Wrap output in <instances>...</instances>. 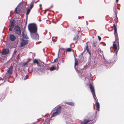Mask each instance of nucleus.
Returning a JSON list of instances; mask_svg holds the SVG:
<instances>
[{
	"instance_id": "obj_1",
	"label": "nucleus",
	"mask_w": 124,
	"mask_h": 124,
	"mask_svg": "<svg viewBox=\"0 0 124 124\" xmlns=\"http://www.w3.org/2000/svg\"><path fill=\"white\" fill-rule=\"evenodd\" d=\"M28 28L31 32H36L37 31V27L36 24L35 23H31L29 24Z\"/></svg>"
},
{
	"instance_id": "obj_9",
	"label": "nucleus",
	"mask_w": 124,
	"mask_h": 124,
	"mask_svg": "<svg viewBox=\"0 0 124 124\" xmlns=\"http://www.w3.org/2000/svg\"><path fill=\"white\" fill-rule=\"evenodd\" d=\"M9 52V50L8 49H6L3 50L2 54L6 55L8 54Z\"/></svg>"
},
{
	"instance_id": "obj_14",
	"label": "nucleus",
	"mask_w": 124,
	"mask_h": 124,
	"mask_svg": "<svg viewBox=\"0 0 124 124\" xmlns=\"http://www.w3.org/2000/svg\"><path fill=\"white\" fill-rule=\"evenodd\" d=\"M22 35L23 38L26 39H27L28 38L27 35L25 34L24 32H23L22 33Z\"/></svg>"
},
{
	"instance_id": "obj_37",
	"label": "nucleus",
	"mask_w": 124,
	"mask_h": 124,
	"mask_svg": "<svg viewBox=\"0 0 124 124\" xmlns=\"http://www.w3.org/2000/svg\"><path fill=\"white\" fill-rule=\"evenodd\" d=\"M15 53H16V52H15Z\"/></svg>"
},
{
	"instance_id": "obj_4",
	"label": "nucleus",
	"mask_w": 124,
	"mask_h": 124,
	"mask_svg": "<svg viewBox=\"0 0 124 124\" xmlns=\"http://www.w3.org/2000/svg\"><path fill=\"white\" fill-rule=\"evenodd\" d=\"M36 32H33L31 33V36L32 38L35 40H38L39 38V35Z\"/></svg>"
},
{
	"instance_id": "obj_17",
	"label": "nucleus",
	"mask_w": 124,
	"mask_h": 124,
	"mask_svg": "<svg viewBox=\"0 0 124 124\" xmlns=\"http://www.w3.org/2000/svg\"><path fill=\"white\" fill-rule=\"evenodd\" d=\"M31 9L30 8H29L27 9L26 13V15L27 16H27L29 13Z\"/></svg>"
},
{
	"instance_id": "obj_29",
	"label": "nucleus",
	"mask_w": 124,
	"mask_h": 124,
	"mask_svg": "<svg viewBox=\"0 0 124 124\" xmlns=\"http://www.w3.org/2000/svg\"><path fill=\"white\" fill-rule=\"evenodd\" d=\"M57 61V58H56V59H55V60H54V62H55L56 61Z\"/></svg>"
},
{
	"instance_id": "obj_24",
	"label": "nucleus",
	"mask_w": 124,
	"mask_h": 124,
	"mask_svg": "<svg viewBox=\"0 0 124 124\" xmlns=\"http://www.w3.org/2000/svg\"><path fill=\"white\" fill-rule=\"evenodd\" d=\"M34 62L35 63H37V64H38L39 63V62L37 60H35L34 61Z\"/></svg>"
},
{
	"instance_id": "obj_8",
	"label": "nucleus",
	"mask_w": 124,
	"mask_h": 124,
	"mask_svg": "<svg viewBox=\"0 0 124 124\" xmlns=\"http://www.w3.org/2000/svg\"><path fill=\"white\" fill-rule=\"evenodd\" d=\"M27 40H23L21 42V46L22 47L26 45L27 44Z\"/></svg>"
},
{
	"instance_id": "obj_22",
	"label": "nucleus",
	"mask_w": 124,
	"mask_h": 124,
	"mask_svg": "<svg viewBox=\"0 0 124 124\" xmlns=\"http://www.w3.org/2000/svg\"><path fill=\"white\" fill-rule=\"evenodd\" d=\"M17 7L15 9V11H14V12H15V13L16 14H17L18 13V12H17Z\"/></svg>"
},
{
	"instance_id": "obj_38",
	"label": "nucleus",
	"mask_w": 124,
	"mask_h": 124,
	"mask_svg": "<svg viewBox=\"0 0 124 124\" xmlns=\"http://www.w3.org/2000/svg\"><path fill=\"white\" fill-rule=\"evenodd\" d=\"M15 53H16V52H15Z\"/></svg>"
},
{
	"instance_id": "obj_32",
	"label": "nucleus",
	"mask_w": 124,
	"mask_h": 124,
	"mask_svg": "<svg viewBox=\"0 0 124 124\" xmlns=\"http://www.w3.org/2000/svg\"><path fill=\"white\" fill-rule=\"evenodd\" d=\"M41 4H40V5H39V6H40V8L41 6Z\"/></svg>"
},
{
	"instance_id": "obj_16",
	"label": "nucleus",
	"mask_w": 124,
	"mask_h": 124,
	"mask_svg": "<svg viewBox=\"0 0 124 124\" xmlns=\"http://www.w3.org/2000/svg\"><path fill=\"white\" fill-rule=\"evenodd\" d=\"M66 104H68L69 105H70L73 106L74 105V104L72 102H66L65 103Z\"/></svg>"
},
{
	"instance_id": "obj_25",
	"label": "nucleus",
	"mask_w": 124,
	"mask_h": 124,
	"mask_svg": "<svg viewBox=\"0 0 124 124\" xmlns=\"http://www.w3.org/2000/svg\"><path fill=\"white\" fill-rule=\"evenodd\" d=\"M67 51L69 52H70L71 51V49L70 48H68L67 49Z\"/></svg>"
},
{
	"instance_id": "obj_11",
	"label": "nucleus",
	"mask_w": 124,
	"mask_h": 124,
	"mask_svg": "<svg viewBox=\"0 0 124 124\" xmlns=\"http://www.w3.org/2000/svg\"><path fill=\"white\" fill-rule=\"evenodd\" d=\"M113 26L114 27V30L115 31L114 34H115V36L116 37L117 36L116 27V26L115 25V24H114Z\"/></svg>"
},
{
	"instance_id": "obj_34",
	"label": "nucleus",
	"mask_w": 124,
	"mask_h": 124,
	"mask_svg": "<svg viewBox=\"0 0 124 124\" xmlns=\"http://www.w3.org/2000/svg\"><path fill=\"white\" fill-rule=\"evenodd\" d=\"M59 52H58V55L59 54Z\"/></svg>"
},
{
	"instance_id": "obj_10",
	"label": "nucleus",
	"mask_w": 124,
	"mask_h": 124,
	"mask_svg": "<svg viewBox=\"0 0 124 124\" xmlns=\"http://www.w3.org/2000/svg\"><path fill=\"white\" fill-rule=\"evenodd\" d=\"M15 23V21L14 20H11L10 21V25L11 27L13 28L14 26Z\"/></svg>"
},
{
	"instance_id": "obj_3",
	"label": "nucleus",
	"mask_w": 124,
	"mask_h": 124,
	"mask_svg": "<svg viewBox=\"0 0 124 124\" xmlns=\"http://www.w3.org/2000/svg\"><path fill=\"white\" fill-rule=\"evenodd\" d=\"M89 86L93 98L95 99V100L96 101V99H97L95 93L94 88L92 85L91 84H89Z\"/></svg>"
},
{
	"instance_id": "obj_5",
	"label": "nucleus",
	"mask_w": 124,
	"mask_h": 124,
	"mask_svg": "<svg viewBox=\"0 0 124 124\" xmlns=\"http://www.w3.org/2000/svg\"><path fill=\"white\" fill-rule=\"evenodd\" d=\"M14 30L15 33L18 34H21L20 30L18 26H15Z\"/></svg>"
},
{
	"instance_id": "obj_18",
	"label": "nucleus",
	"mask_w": 124,
	"mask_h": 124,
	"mask_svg": "<svg viewBox=\"0 0 124 124\" xmlns=\"http://www.w3.org/2000/svg\"><path fill=\"white\" fill-rule=\"evenodd\" d=\"M97 41H93V46L94 47H95L96 46V44L97 43Z\"/></svg>"
},
{
	"instance_id": "obj_28",
	"label": "nucleus",
	"mask_w": 124,
	"mask_h": 124,
	"mask_svg": "<svg viewBox=\"0 0 124 124\" xmlns=\"http://www.w3.org/2000/svg\"><path fill=\"white\" fill-rule=\"evenodd\" d=\"M13 28H12V27H11L9 29V30L10 31H11L12 30V29Z\"/></svg>"
},
{
	"instance_id": "obj_15",
	"label": "nucleus",
	"mask_w": 124,
	"mask_h": 124,
	"mask_svg": "<svg viewBox=\"0 0 124 124\" xmlns=\"http://www.w3.org/2000/svg\"><path fill=\"white\" fill-rule=\"evenodd\" d=\"M78 36H76L73 39V40L76 43L78 41Z\"/></svg>"
},
{
	"instance_id": "obj_36",
	"label": "nucleus",
	"mask_w": 124,
	"mask_h": 124,
	"mask_svg": "<svg viewBox=\"0 0 124 124\" xmlns=\"http://www.w3.org/2000/svg\"><path fill=\"white\" fill-rule=\"evenodd\" d=\"M118 45H119V43H118Z\"/></svg>"
},
{
	"instance_id": "obj_20",
	"label": "nucleus",
	"mask_w": 124,
	"mask_h": 124,
	"mask_svg": "<svg viewBox=\"0 0 124 124\" xmlns=\"http://www.w3.org/2000/svg\"><path fill=\"white\" fill-rule=\"evenodd\" d=\"M78 64V61L76 60H75V68L76 66Z\"/></svg>"
},
{
	"instance_id": "obj_27",
	"label": "nucleus",
	"mask_w": 124,
	"mask_h": 124,
	"mask_svg": "<svg viewBox=\"0 0 124 124\" xmlns=\"http://www.w3.org/2000/svg\"><path fill=\"white\" fill-rule=\"evenodd\" d=\"M28 77L27 75H26V77L24 78V79L25 80H26L28 78Z\"/></svg>"
},
{
	"instance_id": "obj_23",
	"label": "nucleus",
	"mask_w": 124,
	"mask_h": 124,
	"mask_svg": "<svg viewBox=\"0 0 124 124\" xmlns=\"http://www.w3.org/2000/svg\"><path fill=\"white\" fill-rule=\"evenodd\" d=\"M33 3H31V4L30 5V9H31L33 7Z\"/></svg>"
},
{
	"instance_id": "obj_21",
	"label": "nucleus",
	"mask_w": 124,
	"mask_h": 124,
	"mask_svg": "<svg viewBox=\"0 0 124 124\" xmlns=\"http://www.w3.org/2000/svg\"><path fill=\"white\" fill-rule=\"evenodd\" d=\"M86 50L87 51V52L90 55V51L88 49V48L87 46V45L86 46Z\"/></svg>"
},
{
	"instance_id": "obj_19",
	"label": "nucleus",
	"mask_w": 124,
	"mask_h": 124,
	"mask_svg": "<svg viewBox=\"0 0 124 124\" xmlns=\"http://www.w3.org/2000/svg\"><path fill=\"white\" fill-rule=\"evenodd\" d=\"M55 69V68L54 66H52L50 68V70L51 71H53Z\"/></svg>"
},
{
	"instance_id": "obj_6",
	"label": "nucleus",
	"mask_w": 124,
	"mask_h": 124,
	"mask_svg": "<svg viewBox=\"0 0 124 124\" xmlns=\"http://www.w3.org/2000/svg\"><path fill=\"white\" fill-rule=\"evenodd\" d=\"M113 48L114 50V52H115L116 54H117L118 50H117V46L116 45V42L115 41L113 42Z\"/></svg>"
},
{
	"instance_id": "obj_12",
	"label": "nucleus",
	"mask_w": 124,
	"mask_h": 124,
	"mask_svg": "<svg viewBox=\"0 0 124 124\" xmlns=\"http://www.w3.org/2000/svg\"><path fill=\"white\" fill-rule=\"evenodd\" d=\"M10 38L11 41H13L15 39L16 37L13 35H11L10 36Z\"/></svg>"
},
{
	"instance_id": "obj_31",
	"label": "nucleus",
	"mask_w": 124,
	"mask_h": 124,
	"mask_svg": "<svg viewBox=\"0 0 124 124\" xmlns=\"http://www.w3.org/2000/svg\"><path fill=\"white\" fill-rule=\"evenodd\" d=\"M116 3H117L118 1V0H116Z\"/></svg>"
},
{
	"instance_id": "obj_13",
	"label": "nucleus",
	"mask_w": 124,
	"mask_h": 124,
	"mask_svg": "<svg viewBox=\"0 0 124 124\" xmlns=\"http://www.w3.org/2000/svg\"><path fill=\"white\" fill-rule=\"evenodd\" d=\"M96 105L98 111H100V104L97 101L96 102Z\"/></svg>"
},
{
	"instance_id": "obj_33",
	"label": "nucleus",
	"mask_w": 124,
	"mask_h": 124,
	"mask_svg": "<svg viewBox=\"0 0 124 124\" xmlns=\"http://www.w3.org/2000/svg\"><path fill=\"white\" fill-rule=\"evenodd\" d=\"M55 40L54 39V42H55Z\"/></svg>"
},
{
	"instance_id": "obj_26",
	"label": "nucleus",
	"mask_w": 124,
	"mask_h": 124,
	"mask_svg": "<svg viewBox=\"0 0 124 124\" xmlns=\"http://www.w3.org/2000/svg\"><path fill=\"white\" fill-rule=\"evenodd\" d=\"M98 38L99 40H100L101 39V38L99 36H98Z\"/></svg>"
},
{
	"instance_id": "obj_35",
	"label": "nucleus",
	"mask_w": 124,
	"mask_h": 124,
	"mask_svg": "<svg viewBox=\"0 0 124 124\" xmlns=\"http://www.w3.org/2000/svg\"><path fill=\"white\" fill-rule=\"evenodd\" d=\"M77 72H78V73H79V71H77Z\"/></svg>"
},
{
	"instance_id": "obj_2",
	"label": "nucleus",
	"mask_w": 124,
	"mask_h": 124,
	"mask_svg": "<svg viewBox=\"0 0 124 124\" xmlns=\"http://www.w3.org/2000/svg\"><path fill=\"white\" fill-rule=\"evenodd\" d=\"M61 107H59L58 108H57L56 109L55 112L53 113L52 115V117L55 116L57 115H59L61 112Z\"/></svg>"
},
{
	"instance_id": "obj_30",
	"label": "nucleus",
	"mask_w": 124,
	"mask_h": 124,
	"mask_svg": "<svg viewBox=\"0 0 124 124\" xmlns=\"http://www.w3.org/2000/svg\"><path fill=\"white\" fill-rule=\"evenodd\" d=\"M103 43L104 46H105L106 45V44L105 43L103 42Z\"/></svg>"
},
{
	"instance_id": "obj_7",
	"label": "nucleus",
	"mask_w": 124,
	"mask_h": 124,
	"mask_svg": "<svg viewBox=\"0 0 124 124\" xmlns=\"http://www.w3.org/2000/svg\"><path fill=\"white\" fill-rule=\"evenodd\" d=\"M13 68L12 67H9L7 71L9 75H11L12 74Z\"/></svg>"
}]
</instances>
